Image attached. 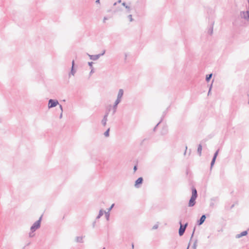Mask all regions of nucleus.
<instances>
[{"mask_svg":"<svg viewBox=\"0 0 249 249\" xmlns=\"http://www.w3.org/2000/svg\"><path fill=\"white\" fill-rule=\"evenodd\" d=\"M197 194L196 189L194 187L192 188V194L189 202V206L193 207L195 205L196 199L197 198Z\"/></svg>","mask_w":249,"mask_h":249,"instance_id":"nucleus-1","label":"nucleus"},{"mask_svg":"<svg viewBox=\"0 0 249 249\" xmlns=\"http://www.w3.org/2000/svg\"><path fill=\"white\" fill-rule=\"evenodd\" d=\"M115 113V110H108L107 112H106L105 115L104 116L103 119L101 121V123L103 126H105L107 124V117L108 115L111 114V116H113Z\"/></svg>","mask_w":249,"mask_h":249,"instance_id":"nucleus-2","label":"nucleus"},{"mask_svg":"<svg viewBox=\"0 0 249 249\" xmlns=\"http://www.w3.org/2000/svg\"><path fill=\"white\" fill-rule=\"evenodd\" d=\"M42 217L41 216L39 219L35 222L33 225L31 226L30 228V230L32 232H34L37 229H39L40 227L41 221Z\"/></svg>","mask_w":249,"mask_h":249,"instance_id":"nucleus-3","label":"nucleus"},{"mask_svg":"<svg viewBox=\"0 0 249 249\" xmlns=\"http://www.w3.org/2000/svg\"><path fill=\"white\" fill-rule=\"evenodd\" d=\"M180 227L178 230V234L179 236H182L184 233L185 230L188 226V223H185L184 225H183L181 223V221L179 222Z\"/></svg>","mask_w":249,"mask_h":249,"instance_id":"nucleus-4","label":"nucleus"},{"mask_svg":"<svg viewBox=\"0 0 249 249\" xmlns=\"http://www.w3.org/2000/svg\"><path fill=\"white\" fill-rule=\"evenodd\" d=\"M124 94V91L123 89H121L119 90L118 94V98L117 100L116 101L115 104L117 105L121 101V99L122 98Z\"/></svg>","mask_w":249,"mask_h":249,"instance_id":"nucleus-5","label":"nucleus"},{"mask_svg":"<svg viewBox=\"0 0 249 249\" xmlns=\"http://www.w3.org/2000/svg\"><path fill=\"white\" fill-rule=\"evenodd\" d=\"M143 180V178L142 177L139 178L135 181V187L137 188H139L140 185L142 183Z\"/></svg>","mask_w":249,"mask_h":249,"instance_id":"nucleus-6","label":"nucleus"},{"mask_svg":"<svg viewBox=\"0 0 249 249\" xmlns=\"http://www.w3.org/2000/svg\"><path fill=\"white\" fill-rule=\"evenodd\" d=\"M58 104L57 101L51 99L49 102L48 107L50 108L53 107H55Z\"/></svg>","mask_w":249,"mask_h":249,"instance_id":"nucleus-7","label":"nucleus"},{"mask_svg":"<svg viewBox=\"0 0 249 249\" xmlns=\"http://www.w3.org/2000/svg\"><path fill=\"white\" fill-rule=\"evenodd\" d=\"M218 150H217L215 152V153L214 154V155H213V159L212 160V161H211V168H212L213 166V164H214L215 163V160L216 159V157L218 155Z\"/></svg>","mask_w":249,"mask_h":249,"instance_id":"nucleus-8","label":"nucleus"},{"mask_svg":"<svg viewBox=\"0 0 249 249\" xmlns=\"http://www.w3.org/2000/svg\"><path fill=\"white\" fill-rule=\"evenodd\" d=\"M205 219H206V216H205V215H204V214L202 215L201 216V217H200V218L199 219V220L197 221V224H198V225H202V224L204 223V221H205Z\"/></svg>","mask_w":249,"mask_h":249,"instance_id":"nucleus-9","label":"nucleus"},{"mask_svg":"<svg viewBox=\"0 0 249 249\" xmlns=\"http://www.w3.org/2000/svg\"><path fill=\"white\" fill-rule=\"evenodd\" d=\"M248 234V232L247 231H244L243 232H242L241 233H240V234H238L236 235V237L237 238H239L243 236H245L247 234Z\"/></svg>","mask_w":249,"mask_h":249,"instance_id":"nucleus-10","label":"nucleus"},{"mask_svg":"<svg viewBox=\"0 0 249 249\" xmlns=\"http://www.w3.org/2000/svg\"><path fill=\"white\" fill-rule=\"evenodd\" d=\"M83 238L82 236H77L75 238V241L78 243H83Z\"/></svg>","mask_w":249,"mask_h":249,"instance_id":"nucleus-11","label":"nucleus"},{"mask_svg":"<svg viewBox=\"0 0 249 249\" xmlns=\"http://www.w3.org/2000/svg\"><path fill=\"white\" fill-rule=\"evenodd\" d=\"M242 15H243V17L244 18H248L249 19V11H247L246 12H243L242 13Z\"/></svg>","mask_w":249,"mask_h":249,"instance_id":"nucleus-12","label":"nucleus"},{"mask_svg":"<svg viewBox=\"0 0 249 249\" xmlns=\"http://www.w3.org/2000/svg\"><path fill=\"white\" fill-rule=\"evenodd\" d=\"M105 211L103 210H100L99 213L98 215L97 216L96 219H99L105 213Z\"/></svg>","mask_w":249,"mask_h":249,"instance_id":"nucleus-13","label":"nucleus"},{"mask_svg":"<svg viewBox=\"0 0 249 249\" xmlns=\"http://www.w3.org/2000/svg\"><path fill=\"white\" fill-rule=\"evenodd\" d=\"M201 151H202V145L201 144H199L197 148V152L199 154V156L201 154Z\"/></svg>","mask_w":249,"mask_h":249,"instance_id":"nucleus-14","label":"nucleus"},{"mask_svg":"<svg viewBox=\"0 0 249 249\" xmlns=\"http://www.w3.org/2000/svg\"><path fill=\"white\" fill-rule=\"evenodd\" d=\"M109 130H110V129L108 128L107 130L104 133V135L105 137H107L109 136Z\"/></svg>","mask_w":249,"mask_h":249,"instance_id":"nucleus-15","label":"nucleus"},{"mask_svg":"<svg viewBox=\"0 0 249 249\" xmlns=\"http://www.w3.org/2000/svg\"><path fill=\"white\" fill-rule=\"evenodd\" d=\"M105 213L106 217L107 220H109V212H105Z\"/></svg>","mask_w":249,"mask_h":249,"instance_id":"nucleus-16","label":"nucleus"},{"mask_svg":"<svg viewBox=\"0 0 249 249\" xmlns=\"http://www.w3.org/2000/svg\"><path fill=\"white\" fill-rule=\"evenodd\" d=\"M163 117H162L160 120V121L159 122V123L155 126V127L154 128L153 130L155 131H156V129L157 128V127L159 125V124L162 121Z\"/></svg>","mask_w":249,"mask_h":249,"instance_id":"nucleus-17","label":"nucleus"},{"mask_svg":"<svg viewBox=\"0 0 249 249\" xmlns=\"http://www.w3.org/2000/svg\"><path fill=\"white\" fill-rule=\"evenodd\" d=\"M212 76V74L207 75L206 76V80L209 81Z\"/></svg>","mask_w":249,"mask_h":249,"instance_id":"nucleus-18","label":"nucleus"},{"mask_svg":"<svg viewBox=\"0 0 249 249\" xmlns=\"http://www.w3.org/2000/svg\"><path fill=\"white\" fill-rule=\"evenodd\" d=\"M159 226L158 224H155V225H154V226L152 228V229L153 230H156L157 229H158Z\"/></svg>","mask_w":249,"mask_h":249,"instance_id":"nucleus-19","label":"nucleus"},{"mask_svg":"<svg viewBox=\"0 0 249 249\" xmlns=\"http://www.w3.org/2000/svg\"><path fill=\"white\" fill-rule=\"evenodd\" d=\"M114 206V204H112L110 207L108 209V212H109Z\"/></svg>","mask_w":249,"mask_h":249,"instance_id":"nucleus-20","label":"nucleus"},{"mask_svg":"<svg viewBox=\"0 0 249 249\" xmlns=\"http://www.w3.org/2000/svg\"><path fill=\"white\" fill-rule=\"evenodd\" d=\"M128 18H129V21H133V18H132V15H130L129 16H128Z\"/></svg>","mask_w":249,"mask_h":249,"instance_id":"nucleus-21","label":"nucleus"},{"mask_svg":"<svg viewBox=\"0 0 249 249\" xmlns=\"http://www.w3.org/2000/svg\"><path fill=\"white\" fill-rule=\"evenodd\" d=\"M196 242L195 243H194V244L193 245V248H194V249H196Z\"/></svg>","mask_w":249,"mask_h":249,"instance_id":"nucleus-22","label":"nucleus"},{"mask_svg":"<svg viewBox=\"0 0 249 249\" xmlns=\"http://www.w3.org/2000/svg\"><path fill=\"white\" fill-rule=\"evenodd\" d=\"M137 169V167L136 165L134 166V168H133V170H134V171L135 172Z\"/></svg>","mask_w":249,"mask_h":249,"instance_id":"nucleus-23","label":"nucleus"},{"mask_svg":"<svg viewBox=\"0 0 249 249\" xmlns=\"http://www.w3.org/2000/svg\"><path fill=\"white\" fill-rule=\"evenodd\" d=\"M62 111H63V110H61V112L60 116H59V118L60 119L62 118Z\"/></svg>","mask_w":249,"mask_h":249,"instance_id":"nucleus-24","label":"nucleus"},{"mask_svg":"<svg viewBox=\"0 0 249 249\" xmlns=\"http://www.w3.org/2000/svg\"><path fill=\"white\" fill-rule=\"evenodd\" d=\"M32 233H33V232H30V233H29V236H30V237H33V236H34V234H32Z\"/></svg>","mask_w":249,"mask_h":249,"instance_id":"nucleus-25","label":"nucleus"},{"mask_svg":"<svg viewBox=\"0 0 249 249\" xmlns=\"http://www.w3.org/2000/svg\"><path fill=\"white\" fill-rule=\"evenodd\" d=\"M95 223H96V222H94L93 223V227H95Z\"/></svg>","mask_w":249,"mask_h":249,"instance_id":"nucleus-26","label":"nucleus"},{"mask_svg":"<svg viewBox=\"0 0 249 249\" xmlns=\"http://www.w3.org/2000/svg\"><path fill=\"white\" fill-rule=\"evenodd\" d=\"M195 230V229H194V231H193V233L192 234V237H192L193 235H194V233Z\"/></svg>","mask_w":249,"mask_h":249,"instance_id":"nucleus-27","label":"nucleus"},{"mask_svg":"<svg viewBox=\"0 0 249 249\" xmlns=\"http://www.w3.org/2000/svg\"><path fill=\"white\" fill-rule=\"evenodd\" d=\"M99 1H100V0H96V2L99 3Z\"/></svg>","mask_w":249,"mask_h":249,"instance_id":"nucleus-28","label":"nucleus"},{"mask_svg":"<svg viewBox=\"0 0 249 249\" xmlns=\"http://www.w3.org/2000/svg\"><path fill=\"white\" fill-rule=\"evenodd\" d=\"M132 247L133 249L134 248V245L133 244L132 245Z\"/></svg>","mask_w":249,"mask_h":249,"instance_id":"nucleus-29","label":"nucleus"},{"mask_svg":"<svg viewBox=\"0 0 249 249\" xmlns=\"http://www.w3.org/2000/svg\"><path fill=\"white\" fill-rule=\"evenodd\" d=\"M185 148H186V150H187V146H186Z\"/></svg>","mask_w":249,"mask_h":249,"instance_id":"nucleus-30","label":"nucleus"},{"mask_svg":"<svg viewBox=\"0 0 249 249\" xmlns=\"http://www.w3.org/2000/svg\"><path fill=\"white\" fill-rule=\"evenodd\" d=\"M1 122V120L0 119V123Z\"/></svg>","mask_w":249,"mask_h":249,"instance_id":"nucleus-31","label":"nucleus"},{"mask_svg":"<svg viewBox=\"0 0 249 249\" xmlns=\"http://www.w3.org/2000/svg\"><path fill=\"white\" fill-rule=\"evenodd\" d=\"M189 246H188V248H187V249H189Z\"/></svg>","mask_w":249,"mask_h":249,"instance_id":"nucleus-32","label":"nucleus"},{"mask_svg":"<svg viewBox=\"0 0 249 249\" xmlns=\"http://www.w3.org/2000/svg\"><path fill=\"white\" fill-rule=\"evenodd\" d=\"M103 249H106L105 248H103Z\"/></svg>","mask_w":249,"mask_h":249,"instance_id":"nucleus-33","label":"nucleus"}]
</instances>
